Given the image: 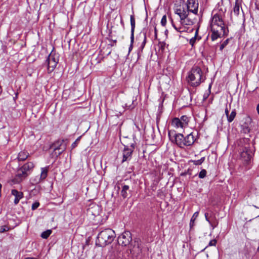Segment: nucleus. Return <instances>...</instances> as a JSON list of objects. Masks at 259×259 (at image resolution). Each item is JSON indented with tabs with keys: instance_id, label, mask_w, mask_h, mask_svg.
Instances as JSON below:
<instances>
[{
	"instance_id": "obj_15",
	"label": "nucleus",
	"mask_w": 259,
	"mask_h": 259,
	"mask_svg": "<svg viewBox=\"0 0 259 259\" xmlns=\"http://www.w3.org/2000/svg\"><path fill=\"white\" fill-rule=\"evenodd\" d=\"M121 190L120 194L123 198H126L131 197L132 191L130 189V187L128 185L121 184Z\"/></svg>"
},
{
	"instance_id": "obj_21",
	"label": "nucleus",
	"mask_w": 259,
	"mask_h": 259,
	"mask_svg": "<svg viewBox=\"0 0 259 259\" xmlns=\"http://www.w3.org/2000/svg\"><path fill=\"white\" fill-rule=\"evenodd\" d=\"M204 216L205 220L208 222H210V221L214 220L215 219H217L214 213L211 210L205 212L204 214Z\"/></svg>"
},
{
	"instance_id": "obj_53",
	"label": "nucleus",
	"mask_w": 259,
	"mask_h": 259,
	"mask_svg": "<svg viewBox=\"0 0 259 259\" xmlns=\"http://www.w3.org/2000/svg\"><path fill=\"white\" fill-rule=\"evenodd\" d=\"M25 259H38V258H35V257H28L25 258Z\"/></svg>"
},
{
	"instance_id": "obj_24",
	"label": "nucleus",
	"mask_w": 259,
	"mask_h": 259,
	"mask_svg": "<svg viewBox=\"0 0 259 259\" xmlns=\"http://www.w3.org/2000/svg\"><path fill=\"white\" fill-rule=\"evenodd\" d=\"M187 12V11H186L184 8L182 10L181 8L176 9L175 11V13L179 16L180 20L182 18H185Z\"/></svg>"
},
{
	"instance_id": "obj_45",
	"label": "nucleus",
	"mask_w": 259,
	"mask_h": 259,
	"mask_svg": "<svg viewBox=\"0 0 259 259\" xmlns=\"http://www.w3.org/2000/svg\"><path fill=\"white\" fill-rule=\"evenodd\" d=\"M185 147H188V146H187V142L186 141V137L184 136V137L183 138L182 148H184Z\"/></svg>"
},
{
	"instance_id": "obj_58",
	"label": "nucleus",
	"mask_w": 259,
	"mask_h": 259,
	"mask_svg": "<svg viewBox=\"0 0 259 259\" xmlns=\"http://www.w3.org/2000/svg\"><path fill=\"white\" fill-rule=\"evenodd\" d=\"M193 29H191L189 31H190V32H192V31H193Z\"/></svg>"
},
{
	"instance_id": "obj_26",
	"label": "nucleus",
	"mask_w": 259,
	"mask_h": 259,
	"mask_svg": "<svg viewBox=\"0 0 259 259\" xmlns=\"http://www.w3.org/2000/svg\"><path fill=\"white\" fill-rule=\"evenodd\" d=\"M241 4L239 0H236L235 6L233 8V12L234 14L238 16L239 14V10Z\"/></svg>"
},
{
	"instance_id": "obj_12",
	"label": "nucleus",
	"mask_w": 259,
	"mask_h": 259,
	"mask_svg": "<svg viewBox=\"0 0 259 259\" xmlns=\"http://www.w3.org/2000/svg\"><path fill=\"white\" fill-rule=\"evenodd\" d=\"M198 6L197 0H188L187 2V12L196 15L198 12Z\"/></svg>"
},
{
	"instance_id": "obj_6",
	"label": "nucleus",
	"mask_w": 259,
	"mask_h": 259,
	"mask_svg": "<svg viewBox=\"0 0 259 259\" xmlns=\"http://www.w3.org/2000/svg\"><path fill=\"white\" fill-rule=\"evenodd\" d=\"M132 234L129 231H125L118 237V243L124 246H126L132 242Z\"/></svg>"
},
{
	"instance_id": "obj_41",
	"label": "nucleus",
	"mask_w": 259,
	"mask_h": 259,
	"mask_svg": "<svg viewBox=\"0 0 259 259\" xmlns=\"http://www.w3.org/2000/svg\"><path fill=\"white\" fill-rule=\"evenodd\" d=\"M39 205H40V203L38 202H35L32 205V207H31L32 210H35L39 207Z\"/></svg>"
},
{
	"instance_id": "obj_29",
	"label": "nucleus",
	"mask_w": 259,
	"mask_h": 259,
	"mask_svg": "<svg viewBox=\"0 0 259 259\" xmlns=\"http://www.w3.org/2000/svg\"><path fill=\"white\" fill-rule=\"evenodd\" d=\"M236 115V111L235 109H233L231 113L228 116L227 120L228 122L230 123L233 121Z\"/></svg>"
},
{
	"instance_id": "obj_31",
	"label": "nucleus",
	"mask_w": 259,
	"mask_h": 259,
	"mask_svg": "<svg viewBox=\"0 0 259 259\" xmlns=\"http://www.w3.org/2000/svg\"><path fill=\"white\" fill-rule=\"evenodd\" d=\"M134 102V100L130 101V102L128 103H126L124 105V107L127 109L132 110L134 108V106L133 105Z\"/></svg>"
},
{
	"instance_id": "obj_54",
	"label": "nucleus",
	"mask_w": 259,
	"mask_h": 259,
	"mask_svg": "<svg viewBox=\"0 0 259 259\" xmlns=\"http://www.w3.org/2000/svg\"><path fill=\"white\" fill-rule=\"evenodd\" d=\"M2 188V185L0 183V197L1 196V190Z\"/></svg>"
},
{
	"instance_id": "obj_48",
	"label": "nucleus",
	"mask_w": 259,
	"mask_h": 259,
	"mask_svg": "<svg viewBox=\"0 0 259 259\" xmlns=\"http://www.w3.org/2000/svg\"><path fill=\"white\" fill-rule=\"evenodd\" d=\"M225 114H226V115L227 116V118L228 116H229V115L230 114H229V110H228L227 107H226V109H225Z\"/></svg>"
},
{
	"instance_id": "obj_18",
	"label": "nucleus",
	"mask_w": 259,
	"mask_h": 259,
	"mask_svg": "<svg viewBox=\"0 0 259 259\" xmlns=\"http://www.w3.org/2000/svg\"><path fill=\"white\" fill-rule=\"evenodd\" d=\"M34 167V164L32 162H28L24 164L21 167V170L24 172H26L29 175L30 170H31Z\"/></svg>"
},
{
	"instance_id": "obj_46",
	"label": "nucleus",
	"mask_w": 259,
	"mask_h": 259,
	"mask_svg": "<svg viewBox=\"0 0 259 259\" xmlns=\"http://www.w3.org/2000/svg\"><path fill=\"white\" fill-rule=\"evenodd\" d=\"M157 33H158V31H157V29L156 28V27L155 26V24H154V37H155V39H157Z\"/></svg>"
},
{
	"instance_id": "obj_8",
	"label": "nucleus",
	"mask_w": 259,
	"mask_h": 259,
	"mask_svg": "<svg viewBox=\"0 0 259 259\" xmlns=\"http://www.w3.org/2000/svg\"><path fill=\"white\" fill-rule=\"evenodd\" d=\"M58 63V59L56 58L55 54L52 53L48 56L47 59L46 61V64L48 66V70L49 72H52L56 68Z\"/></svg>"
},
{
	"instance_id": "obj_37",
	"label": "nucleus",
	"mask_w": 259,
	"mask_h": 259,
	"mask_svg": "<svg viewBox=\"0 0 259 259\" xmlns=\"http://www.w3.org/2000/svg\"><path fill=\"white\" fill-rule=\"evenodd\" d=\"M134 41V35H131V44L128 48V53L132 51L133 48V44Z\"/></svg>"
},
{
	"instance_id": "obj_2",
	"label": "nucleus",
	"mask_w": 259,
	"mask_h": 259,
	"mask_svg": "<svg viewBox=\"0 0 259 259\" xmlns=\"http://www.w3.org/2000/svg\"><path fill=\"white\" fill-rule=\"evenodd\" d=\"M115 236V232L112 229L110 228L105 229L98 234L96 244L99 246L104 247L111 244Z\"/></svg>"
},
{
	"instance_id": "obj_7",
	"label": "nucleus",
	"mask_w": 259,
	"mask_h": 259,
	"mask_svg": "<svg viewBox=\"0 0 259 259\" xmlns=\"http://www.w3.org/2000/svg\"><path fill=\"white\" fill-rule=\"evenodd\" d=\"M124 147L122 163L131 159L132 153L135 148V142L131 143L130 145H124Z\"/></svg>"
},
{
	"instance_id": "obj_34",
	"label": "nucleus",
	"mask_w": 259,
	"mask_h": 259,
	"mask_svg": "<svg viewBox=\"0 0 259 259\" xmlns=\"http://www.w3.org/2000/svg\"><path fill=\"white\" fill-rule=\"evenodd\" d=\"M189 30L188 28L185 26V25H182L178 28V32L180 33L187 32Z\"/></svg>"
},
{
	"instance_id": "obj_51",
	"label": "nucleus",
	"mask_w": 259,
	"mask_h": 259,
	"mask_svg": "<svg viewBox=\"0 0 259 259\" xmlns=\"http://www.w3.org/2000/svg\"><path fill=\"white\" fill-rule=\"evenodd\" d=\"M18 93H16L15 94V97H14V100H16V99L17 98V97H18Z\"/></svg>"
},
{
	"instance_id": "obj_55",
	"label": "nucleus",
	"mask_w": 259,
	"mask_h": 259,
	"mask_svg": "<svg viewBox=\"0 0 259 259\" xmlns=\"http://www.w3.org/2000/svg\"><path fill=\"white\" fill-rule=\"evenodd\" d=\"M120 23H121V24L123 26H124L123 21V20H122V19H121Z\"/></svg>"
},
{
	"instance_id": "obj_9",
	"label": "nucleus",
	"mask_w": 259,
	"mask_h": 259,
	"mask_svg": "<svg viewBox=\"0 0 259 259\" xmlns=\"http://www.w3.org/2000/svg\"><path fill=\"white\" fill-rule=\"evenodd\" d=\"M252 119L248 116L243 118V122L241 125V132L244 134L250 133L251 127Z\"/></svg>"
},
{
	"instance_id": "obj_4",
	"label": "nucleus",
	"mask_w": 259,
	"mask_h": 259,
	"mask_svg": "<svg viewBox=\"0 0 259 259\" xmlns=\"http://www.w3.org/2000/svg\"><path fill=\"white\" fill-rule=\"evenodd\" d=\"M219 27L221 31H223V35H227L229 32L228 28H225V23L223 20L220 14H215L213 15L211 19L210 28Z\"/></svg>"
},
{
	"instance_id": "obj_39",
	"label": "nucleus",
	"mask_w": 259,
	"mask_h": 259,
	"mask_svg": "<svg viewBox=\"0 0 259 259\" xmlns=\"http://www.w3.org/2000/svg\"><path fill=\"white\" fill-rule=\"evenodd\" d=\"M81 138V137H79L76 139V140L71 145V149H73L75 148L76 147H77L80 139Z\"/></svg>"
},
{
	"instance_id": "obj_13",
	"label": "nucleus",
	"mask_w": 259,
	"mask_h": 259,
	"mask_svg": "<svg viewBox=\"0 0 259 259\" xmlns=\"http://www.w3.org/2000/svg\"><path fill=\"white\" fill-rule=\"evenodd\" d=\"M28 176V174L21 170V168H20L17 171V174L12 180V182L14 184H19L26 179Z\"/></svg>"
},
{
	"instance_id": "obj_33",
	"label": "nucleus",
	"mask_w": 259,
	"mask_h": 259,
	"mask_svg": "<svg viewBox=\"0 0 259 259\" xmlns=\"http://www.w3.org/2000/svg\"><path fill=\"white\" fill-rule=\"evenodd\" d=\"M208 223L213 229L217 227L219 224V222L217 219Z\"/></svg>"
},
{
	"instance_id": "obj_49",
	"label": "nucleus",
	"mask_w": 259,
	"mask_h": 259,
	"mask_svg": "<svg viewBox=\"0 0 259 259\" xmlns=\"http://www.w3.org/2000/svg\"><path fill=\"white\" fill-rule=\"evenodd\" d=\"M198 28H197V29L196 30V32H195V36H196V38H197V36L198 35Z\"/></svg>"
},
{
	"instance_id": "obj_44",
	"label": "nucleus",
	"mask_w": 259,
	"mask_h": 259,
	"mask_svg": "<svg viewBox=\"0 0 259 259\" xmlns=\"http://www.w3.org/2000/svg\"><path fill=\"white\" fill-rule=\"evenodd\" d=\"M217 243V240L216 239H213L209 241L208 243V245L209 246H215Z\"/></svg>"
},
{
	"instance_id": "obj_52",
	"label": "nucleus",
	"mask_w": 259,
	"mask_h": 259,
	"mask_svg": "<svg viewBox=\"0 0 259 259\" xmlns=\"http://www.w3.org/2000/svg\"><path fill=\"white\" fill-rule=\"evenodd\" d=\"M256 110H257V113L259 114V103L257 105Z\"/></svg>"
},
{
	"instance_id": "obj_42",
	"label": "nucleus",
	"mask_w": 259,
	"mask_h": 259,
	"mask_svg": "<svg viewBox=\"0 0 259 259\" xmlns=\"http://www.w3.org/2000/svg\"><path fill=\"white\" fill-rule=\"evenodd\" d=\"M166 24V16L164 15L162 17L161 20V24L162 26H165Z\"/></svg>"
},
{
	"instance_id": "obj_40",
	"label": "nucleus",
	"mask_w": 259,
	"mask_h": 259,
	"mask_svg": "<svg viewBox=\"0 0 259 259\" xmlns=\"http://www.w3.org/2000/svg\"><path fill=\"white\" fill-rule=\"evenodd\" d=\"M146 43V33H144V40H143V41L142 43V45H141V47H140V48L142 50L145 47Z\"/></svg>"
},
{
	"instance_id": "obj_3",
	"label": "nucleus",
	"mask_w": 259,
	"mask_h": 259,
	"mask_svg": "<svg viewBox=\"0 0 259 259\" xmlns=\"http://www.w3.org/2000/svg\"><path fill=\"white\" fill-rule=\"evenodd\" d=\"M142 242L140 238H136L134 239L129 246L125 253L127 259H138L142 253Z\"/></svg>"
},
{
	"instance_id": "obj_23",
	"label": "nucleus",
	"mask_w": 259,
	"mask_h": 259,
	"mask_svg": "<svg viewBox=\"0 0 259 259\" xmlns=\"http://www.w3.org/2000/svg\"><path fill=\"white\" fill-rule=\"evenodd\" d=\"M41 172L40 178L39 179V181L38 182H36V183H39L40 180H45L48 176V167H42V168H41Z\"/></svg>"
},
{
	"instance_id": "obj_43",
	"label": "nucleus",
	"mask_w": 259,
	"mask_h": 259,
	"mask_svg": "<svg viewBox=\"0 0 259 259\" xmlns=\"http://www.w3.org/2000/svg\"><path fill=\"white\" fill-rule=\"evenodd\" d=\"M196 40V36H194L193 37L190 39L189 44L193 47Z\"/></svg>"
},
{
	"instance_id": "obj_1",
	"label": "nucleus",
	"mask_w": 259,
	"mask_h": 259,
	"mask_svg": "<svg viewBox=\"0 0 259 259\" xmlns=\"http://www.w3.org/2000/svg\"><path fill=\"white\" fill-rule=\"evenodd\" d=\"M205 79L203 76V71L201 68L197 66L194 65L188 72L186 80L188 83L192 87L199 86L202 82Z\"/></svg>"
},
{
	"instance_id": "obj_5",
	"label": "nucleus",
	"mask_w": 259,
	"mask_h": 259,
	"mask_svg": "<svg viewBox=\"0 0 259 259\" xmlns=\"http://www.w3.org/2000/svg\"><path fill=\"white\" fill-rule=\"evenodd\" d=\"M68 143L67 139H59L50 146V149H53L54 154L58 157L65 151Z\"/></svg>"
},
{
	"instance_id": "obj_16",
	"label": "nucleus",
	"mask_w": 259,
	"mask_h": 259,
	"mask_svg": "<svg viewBox=\"0 0 259 259\" xmlns=\"http://www.w3.org/2000/svg\"><path fill=\"white\" fill-rule=\"evenodd\" d=\"M11 194L15 196L14 203L15 205L17 204L20 200L24 197L23 192L18 191L16 189L12 190Z\"/></svg>"
},
{
	"instance_id": "obj_38",
	"label": "nucleus",
	"mask_w": 259,
	"mask_h": 259,
	"mask_svg": "<svg viewBox=\"0 0 259 259\" xmlns=\"http://www.w3.org/2000/svg\"><path fill=\"white\" fill-rule=\"evenodd\" d=\"M207 171L205 169H202L199 174V178L203 179L205 177Z\"/></svg>"
},
{
	"instance_id": "obj_11",
	"label": "nucleus",
	"mask_w": 259,
	"mask_h": 259,
	"mask_svg": "<svg viewBox=\"0 0 259 259\" xmlns=\"http://www.w3.org/2000/svg\"><path fill=\"white\" fill-rule=\"evenodd\" d=\"M252 153L249 147H244L240 153V157L243 161L247 163L252 158Z\"/></svg>"
},
{
	"instance_id": "obj_36",
	"label": "nucleus",
	"mask_w": 259,
	"mask_h": 259,
	"mask_svg": "<svg viewBox=\"0 0 259 259\" xmlns=\"http://www.w3.org/2000/svg\"><path fill=\"white\" fill-rule=\"evenodd\" d=\"M229 41V39L228 38L222 43L220 47V51H222L225 48V47L228 44Z\"/></svg>"
},
{
	"instance_id": "obj_25",
	"label": "nucleus",
	"mask_w": 259,
	"mask_h": 259,
	"mask_svg": "<svg viewBox=\"0 0 259 259\" xmlns=\"http://www.w3.org/2000/svg\"><path fill=\"white\" fill-rule=\"evenodd\" d=\"M130 22L131 25V34L134 35V31L135 29L136 21L134 15H131Z\"/></svg>"
},
{
	"instance_id": "obj_30",
	"label": "nucleus",
	"mask_w": 259,
	"mask_h": 259,
	"mask_svg": "<svg viewBox=\"0 0 259 259\" xmlns=\"http://www.w3.org/2000/svg\"><path fill=\"white\" fill-rule=\"evenodd\" d=\"M52 232V231L51 230H47L41 233L40 236L44 239H47L49 237V236L51 235Z\"/></svg>"
},
{
	"instance_id": "obj_20",
	"label": "nucleus",
	"mask_w": 259,
	"mask_h": 259,
	"mask_svg": "<svg viewBox=\"0 0 259 259\" xmlns=\"http://www.w3.org/2000/svg\"><path fill=\"white\" fill-rule=\"evenodd\" d=\"M186 141L187 142V146H191L193 145V144L194 143L196 139L195 138V136L193 135V133H191L188 135H187L186 136Z\"/></svg>"
},
{
	"instance_id": "obj_28",
	"label": "nucleus",
	"mask_w": 259,
	"mask_h": 259,
	"mask_svg": "<svg viewBox=\"0 0 259 259\" xmlns=\"http://www.w3.org/2000/svg\"><path fill=\"white\" fill-rule=\"evenodd\" d=\"M179 119L181 121L183 125L185 126V127L188 126V123L190 121V119L187 116L183 115Z\"/></svg>"
},
{
	"instance_id": "obj_47",
	"label": "nucleus",
	"mask_w": 259,
	"mask_h": 259,
	"mask_svg": "<svg viewBox=\"0 0 259 259\" xmlns=\"http://www.w3.org/2000/svg\"><path fill=\"white\" fill-rule=\"evenodd\" d=\"M170 21H171V24H172V26H173V27H174V28H175V29L178 31V28L179 27H177L175 25V24L174 23L173 20H172V19L171 17L170 18Z\"/></svg>"
},
{
	"instance_id": "obj_32",
	"label": "nucleus",
	"mask_w": 259,
	"mask_h": 259,
	"mask_svg": "<svg viewBox=\"0 0 259 259\" xmlns=\"http://www.w3.org/2000/svg\"><path fill=\"white\" fill-rule=\"evenodd\" d=\"M205 160V157H203L201 159L197 160H193L192 161L194 164L196 165H201Z\"/></svg>"
},
{
	"instance_id": "obj_19",
	"label": "nucleus",
	"mask_w": 259,
	"mask_h": 259,
	"mask_svg": "<svg viewBox=\"0 0 259 259\" xmlns=\"http://www.w3.org/2000/svg\"><path fill=\"white\" fill-rule=\"evenodd\" d=\"M171 125L176 128L181 127L182 128L185 127L179 118L175 117L172 119Z\"/></svg>"
},
{
	"instance_id": "obj_10",
	"label": "nucleus",
	"mask_w": 259,
	"mask_h": 259,
	"mask_svg": "<svg viewBox=\"0 0 259 259\" xmlns=\"http://www.w3.org/2000/svg\"><path fill=\"white\" fill-rule=\"evenodd\" d=\"M168 136L172 142L176 144L179 147L182 148L183 138L184 137L182 134H175L173 137H172L171 131H168Z\"/></svg>"
},
{
	"instance_id": "obj_57",
	"label": "nucleus",
	"mask_w": 259,
	"mask_h": 259,
	"mask_svg": "<svg viewBox=\"0 0 259 259\" xmlns=\"http://www.w3.org/2000/svg\"><path fill=\"white\" fill-rule=\"evenodd\" d=\"M113 42H114V43L116 44V42H117V40H113Z\"/></svg>"
},
{
	"instance_id": "obj_50",
	"label": "nucleus",
	"mask_w": 259,
	"mask_h": 259,
	"mask_svg": "<svg viewBox=\"0 0 259 259\" xmlns=\"http://www.w3.org/2000/svg\"><path fill=\"white\" fill-rule=\"evenodd\" d=\"M164 45H165V44H163V43L161 45L160 48L162 50H163L164 49Z\"/></svg>"
},
{
	"instance_id": "obj_22",
	"label": "nucleus",
	"mask_w": 259,
	"mask_h": 259,
	"mask_svg": "<svg viewBox=\"0 0 259 259\" xmlns=\"http://www.w3.org/2000/svg\"><path fill=\"white\" fill-rule=\"evenodd\" d=\"M29 156V153L26 151H22L18 155L17 159L19 161H24Z\"/></svg>"
},
{
	"instance_id": "obj_27",
	"label": "nucleus",
	"mask_w": 259,
	"mask_h": 259,
	"mask_svg": "<svg viewBox=\"0 0 259 259\" xmlns=\"http://www.w3.org/2000/svg\"><path fill=\"white\" fill-rule=\"evenodd\" d=\"M198 212L197 211V212H195L192 217L191 218V220H190V230H191L193 227L195 225V220L196 219V218L198 217Z\"/></svg>"
},
{
	"instance_id": "obj_14",
	"label": "nucleus",
	"mask_w": 259,
	"mask_h": 259,
	"mask_svg": "<svg viewBox=\"0 0 259 259\" xmlns=\"http://www.w3.org/2000/svg\"><path fill=\"white\" fill-rule=\"evenodd\" d=\"M196 21V18H192L189 14V12H187L185 18H182L180 20V22L182 25H192Z\"/></svg>"
},
{
	"instance_id": "obj_56",
	"label": "nucleus",
	"mask_w": 259,
	"mask_h": 259,
	"mask_svg": "<svg viewBox=\"0 0 259 259\" xmlns=\"http://www.w3.org/2000/svg\"><path fill=\"white\" fill-rule=\"evenodd\" d=\"M210 88H211V84H209V91L210 90Z\"/></svg>"
},
{
	"instance_id": "obj_17",
	"label": "nucleus",
	"mask_w": 259,
	"mask_h": 259,
	"mask_svg": "<svg viewBox=\"0 0 259 259\" xmlns=\"http://www.w3.org/2000/svg\"><path fill=\"white\" fill-rule=\"evenodd\" d=\"M211 31L212 32L211 35V39L212 41H214L219 37H221V35L223 34V31H221L220 29H217V28H210Z\"/></svg>"
},
{
	"instance_id": "obj_35",
	"label": "nucleus",
	"mask_w": 259,
	"mask_h": 259,
	"mask_svg": "<svg viewBox=\"0 0 259 259\" xmlns=\"http://www.w3.org/2000/svg\"><path fill=\"white\" fill-rule=\"evenodd\" d=\"M10 230V227L8 226H2L0 227V233H3L5 232L8 231Z\"/></svg>"
}]
</instances>
